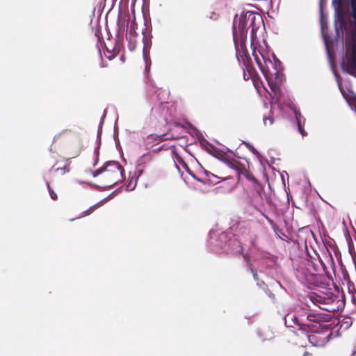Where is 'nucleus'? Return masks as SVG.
<instances>
[{"mask_svg": "<svg viewBox=\"0 0 356 356\" xmlns=\"http://www.w3.org/2000/svg\"><path fill=\"white\" fill-rule=\"evenodd\" d=\"M122 171L120 164L117 162H109L104 168V174L102 179L106 186H111L119 181L122 177Z\"/></svg>", "mask_w": 356, "mask_h": 356, "instance_id": "1", "label": "nucleus"}, {"mask_svg": "<svg viewBox=\"0 0 356 356\" xmlns=\"http://www.w3.org/2000/svg\"><path fill=\"white\" fill-rule=\"evenodd\" d=\"M303 356H309V354L306 353Z\"/></svg>", "mask_w": 356, "mask_h": 356, "instance_id": "10", "label": "nucleus"}, {"mask_svg": "<svg viewBox=\"0 0 356 356\" xmlns=\"http://www.w3.org/2000/svg\"><path fill=\"white\" fill-rule=\"evenodd\" d=\"M251 46H252V54L255 56V58L257 60V54H256L257 47H256L255 42H254V29H252V35Z\"/></svg>", "mask_w": 356, "mask_h": 356, "instance_id": "4", "label": "nucleus"}, {"mask_svg": "<svg viewBox=\"0 0 356 356\" xmlns=\"http://www.w3.org/2000/svg\"><path fill=\"white\" fill-rule=\"evenodd\" d=\"M61 170L63 171V173H65V169H61Z\"/></svg>", "mask_w": 356, "mask_h": 356, "instance_id": "11", "label": "nucleus"}, {"mask_svg": "<svg viewBox=\"0 0 356 356\" xmlns=\"http://www.w3.org/2000/svg\"><path fill=\"white\" fill-rule=\"evenodd\" d=\"M100 174H102V175L104 174V168L103 169H97L92 172V175L94 177H97V176L99 175Z\"/></svg>", "mask_w": 356, "mask_h": 356, "instance_id": "7", "label": "nucleus"}, {"mask_svg": "<svg viewBox=\"0 0 356 356\" xmlns=\"http://www.w3.org/2000/svg\"><path fill=\"white\" fill-rule=\"evenodd\" d=\"M47 186H48V188H49V194H50L51 197L53 200H56L57 198V195L53 191H51L50 189L49 184H47Z\"/></svg>", "mask_w": 356, "mask_h": 356, "instance_id": "8", "label": "nucleus"}, {"mask_svg": "<svg viewBox=\"0 0 356 356\" xmlns=\"http://www.w3.org/2000/svg\"><path fill=\"white\" fill-rule=\"evenodd\" d=\"M299 117H300V113H296V118L297 119V121H298V123L299 124V131H300V133L304 136L305 134L304 133L303 130L302 129V128L300 127V120L299 119Z\"/></svg>", "mask_w": 356, "mask_h": 356, "instance_id": "5", "label": "nucleus"}, {"mask_svg": "<svg viewBox=\"0 0 356 356\" xmlns=\"http://www.w3.org/2000/svg\"><path fill=\"white\" fill-rule=\"evenodd\" d=\"M97 204H95L92 207H91L88 210L84 212V215L83 216H87V215H89L90 213H91L96 208H97Z\"/></svg>", "mask_w": 356, "mask_h": 356, "instance_id": "6", "label": "nucleus"}, {"mask_svg": "<svg viewBox=\"0 0 356 356\" xmlns=\"http://www.w3.org/2000/svg\"><path fill=\"white\" fill-rule=\"evenodd\" d=\"M257 17L258 18V19H261L260 16H257L255 13L250 11L241 15L239 17L238 22L239 31L242 33H243L247 29L248 24H251L254 21H255Z\"/></svg>", "mask_w": 356, "mask_h": 356, "instance_id": "2", "label": "nucleus"}, {"mask_svg": "<svg viewBox=\"0 0 356 356\" xmlns=\"http://www.w3.org/2000/svg\"><path fill=\"white\" fill-rule=\"evenodd\" d=\"M267 121L269 122V124H273V120L271 118H264V122L265 125L267 124Z\"/></svg>", "mask_w": 356, "mask_h": 356, "instance_id": "9", "label": "nucleus"}, {"mask_svg": "<svg viewBox=\"0 0 356 356\" xmlns=\"http://www.w3.org/2000/svg\"><path fill=\"white\" fill-rule=\"evenodd\" d=\"M351 60L353 65L356 67V38H353V47L351 50Z\"/></svg>", "mask_w": 356, "mask_h": 356, "instance_id": "3", "label": "nucleus"}]
</instances>
